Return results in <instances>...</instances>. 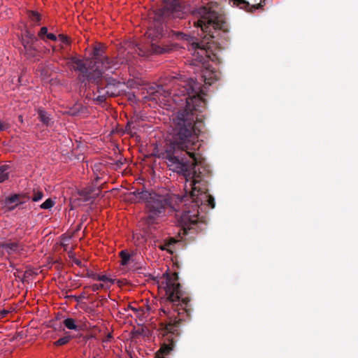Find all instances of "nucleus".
<instances>
[{"mask_svg": "<svg viewBox=\"0 0 358 358\" xmlns=\"http://www.w3.org/2000/svg\"><path fill=\"white\" fill-rule=\"evenodd\" d=\"M70 339H71L70 336H64L62 338H60L57 341H56L54 343V345L56 346H60V345H65L69 342Z\"/></svg>", "mask_w": 358, "mask_h": 358, "instance_id": "aec40b11", "label": "nucleus"}, {"mask_svg": "<svg viewBox=\"0 0 358 358\" xmlns=\"http://www.w3.org/2000/svg\"><path fill=\"white\" fill-rule=\"evenodd\" d=\"M182 33H180V32H178V33H176V36H177L178 37L179 36H182Z\"/></svg>", "mask_w": 358, "mask_h": 358, "instance_id": "c9c22d12", "label": "nucleus"}, {"mask_svg": "<svg viewBox=\"0 0 358 358\" xmlns=\"http://www.w3.org/2000/svg\"><path fill=\"white\" fill-rule=\"evenodd\" d=\"M8 313H9V311L7 310H5V309L1 310H0V320L6 317Z\"/></svg>", "mask_w": 358, "mask_h": 358, "instance_id": "cd10ccee", "label": "nucleus"}, {"mask_svg": "<svg viewBox=\"0 0 358 358\" xmlns=\"http://www.w3.org/2000/svg\"><path fill=\"white\" fill-rule=\"evenodd\" d=\"M73 262L75 263V264H76L77 266H82V262L80 260L78 259H75L73 260Z\"/></svg>", "mask_w": 358, "mask_h": 358, "instance_id": "2f4dec72", "label": "nucleus"}, {"mask_svg": "<svg viewBox=\"0 0 358 358\" xmlns=\"http://www.w3.org/2000/svg\"><path fill=\"white\" fill-rule=\"evenodd\" d=\"M47 38L50 40H52V41H56L57 40V36L54 34H47Z\"/></svg>", "mask_w": 358, "mask_h": 358, "instance_id": "c756f323", "label": "nucleus"}, {"mask_svg": "<svg viewBox=\"0 0 358 358\" xmlns=\"http://www.w3.org/2000/svg\"><path fill=\"white\" fill-rule=\"evenodd\" d=\"M177 241L174 238H171L169 243H167L165 246L167 247V250H169L171 248V246L176 243Z\"/></svg>", "mask_w": 358, "mask_h": 358, "instance_id": "c85d7f7f", "label": "nucleus"}, {"mask_svg": "<svg viewBox=\"0 0 358 358\" xmlns=\"http://www.w3.org/2000/svg\"><path fill=\"white\" fill-rule=\"evenodd\" d=\"M24 195H25V197L20 198V201H25L27 199L29 200V199H31V196H29L28 194H25Z\"/></svg>", "mask_w": 358, "mask_h": 358, "instance_id": "473e14b6", "label": "nucleus"}, {"mask_svg": "<svg viewBox=\"0 0 358 358\" xmlns=\"http://www.w3.org/2000/svg\"><path fill=\"white\" fill-rule=\"evenodd\" d=\"M111 338H112V336L109 334L107 336V337L103 341V342H108Z\"/></svg>", "mask_w": 358, "mask_h": 358, "instance_id": "72a5a7b5", "label": "nucleus"}, {"mask_svg": "<svg viewBox=\"0 0 358 358\" xmlns=\"http://www.w3.org/2000/svg\"><path fill=\"white\" fill-rule=\"evenodd\" d=\"M147 92L148 94L151 96V99L160 100L161 97H163V101L164 98H167L171 93L169 92V90L164 89V87L160 85H152L148 87Z\"/></svg>", "mask_w": 358, "mask_h": 358, "instance_id": "1a4fd4ad", "label": "nucleus"}, {"mask_svg": "<svg viewBox=\"0 0 358 358\" xmlns=\"http://www.w3.org/2000/svg\"><path fill=\"white\" fill-rule=\"evenodd\" d=\"M168 97L177 105L185 104L173 118L172 138L159 154L170 170L182 175L185 179V189L189 193L191 207L187 208L180 218L179 232H202L206 228L199 210L214 208V198L208 194L209 166L197 152L200 147L198 137L203 127V115L206 101L203 97L201 85L194 79L174 84Z\"/></svg>", "mask_w": 358, "mask_h": 358, "instance_id": "f257e3e1", "label": "nucleus"}, {"mask_svg": "<svg viewBox=\"0 0 358 358\" xmlns=\"http://www.w3.org/2000/svg\"><path fill=\"white\" fill-rule=\"evenodd\" d=\"M8 166L3 165L0 166V183L8 179Z\"/></svg>", "mask_w": 358, "mask_h": 358, "instance_id": "dca6fc26", "label": "nucleus"}, {"mask_svg": "<svg viewBox=\"0 0 358 358\" xmlns=\"http://www.w3.org/2000/svg\"><path fill=\"white\" fill-rule=\"evenodd\" d=\"M24 197H25V195L22 194H15L6 198L5 204L8 206L10 210H13L18 204H22L24 203V201H20V198Z\"/></svg>", "mask_w": 358, "mask_h": 358, "instance_id": "9d476101", "label": "nucleus"}, {"mask_svg": "<svg viewBox=\"0 0 358 358\" xmlns=\"http://www.w3.org/2000/svg\"><path fill=\"white\" fill-rule=\"evenodd\" d=\"M94 358H96V357H94Z\"/></svg>", "mask_w": 358, "mask_h": 358, "instance_id": "e433bc0d", "label": "nucleus"}, {"mask_svg": "<svg viewBox=\"0 0 358 358\" xmlns=\"http://www.w3.org/2000/svg\"><path fill=\"white\" fill-rule=\"evenodd\" d=\"M6 128V125L4 123L0 122V131L5 130Z\"/></svg>", "mask_w": 358, "mask_h": 358, "instance_id": "7c9ffc66", "label": "nucleus"}, {"mask_svg": "<svg viewBox=\"0 0 358 358\" xmlns=\"http://www.w3.org/2000/svg\"><path fill=\"white\" fill-rule=\"evenodd\" d=\"M120 256L121 257V265H122V266L127 265L129 263V261L130 260V257H131L130 254L126 250H122L120 252Z\"/></svg>", "mask_w": 358, "mask_h": 358, "instance_id": "f3484780", "label": "nucleus"}, {"mask_svg": "<svg viewBox=\"0 0 358 358\" xmlns=\"http://www.w3.org/2000/svg\"><path fill=\"white\" fill-rule=\"evenodd\" d=\"M64 326L71 330H78V327L76 324V320L73 318H66L63 322Z\"/></svg>", "mask_w": 358, "mask_h": 358, "instance_id": "2eb2a0df", "label": "nucleus"}, {"mask_svg": "<svg viewBox=\"0 0 358 358\" xmlns=\"http://www.w3.org/2000/svg\"><path fill=\"white\" fill-rule=\"evenodd\" d=\"M29 17L31 20L35 22H38L41 20V15L35 11H29Z\"/></svg>", "mask_w": 358, "mask_h": 358, "instance_id": "6ab92c4d", "label": "nucleus"}, {"mask_svg": "<svg viewBox=\"0 0 358 358\" xmlns=\"http://www.w3.org/2000/svg\"><path fill=\"white\" fill-rule=\"evenodd\" d=\"M23 48L21 50V53L23 54L27 59L34 58L37 56L38 51L34 44H29L27 42L22 43Z\"/></svg>", "mask_w": 358, "mask_h": 358, "instance_id": "9b49d317", "label": "nucleus"}, {"mask_svg": "<svg viewBox=\"0 0 358 358\" xmlns=\"http://www.w3.org/2000/svg\"><path fill=\"white\" fill-rule=\"evenodd\" d=\"M233 5L247 12L252 13L262 8L265 0H231Z\"/></svg>", "mask_w": 358, "mask_h": 358, "instance_id": "6e6552de", "label": "nucleus"}, {"mask_svg": "<svg viewBox=\"0 0 358 358\" xmlns=\"http://www.w3.org/2000/svg\"><path fill=\"white\" fill-rule=\"evenodd\" d=\"M43 197V193L42 191L40 190H34V196H32L31 199L33 201H38L42 199Z\"/></svg>", "mask_w": 358, "mask_h": 358, "instance_id": "4be33fe9", "label": "nucleus"}, {"mask_svg": "<svg viewBox=\"0 0 358 358\" xmlns=\"http://www.w3.org/2000/svg\"><path fill=\"white\" fill-rule=\"evenodd\" d=\"M47 34H48V29L46 27H43L39 33H38V36L41 37V38H43V36H47Z\"/></svg>", "mask_w": 358, "mask_h": 358, "instance_id": "393cba45", "label": "nucleus"}, {"mask_svg": "<svg viewBox=\"0 0 358 358\" xmlns=\"http://www.w3.org/2000/svg\"><path fill=\"white\" fill-rule=\"evenodd\" d=\"M0 248H4L8 254L20 252L22 250V246L16 242L1 243H0Z\"/></svg>", "mask_w": 358, "mask_h": 358, "instance_id": "f8f14e48", "label": "nucleus"}, {"mask_svg": "<svg viewBox=\"0 0 358 358\" xmlns=\"http://www.w3.org/2000/svg\"><path fill=\"white\" fill-rule=\"evenodd\" d=\"M105 51L106 47L103 44L95 45L88 67L83 60L75 57L71 59L73 68L80 73L78 79L80 83L86 85L87 81H96L106 70L117 69L119 67L122 62H119L116 59H110L106 55Z\"/></svg>", "mask_w": 358, "mask_h": 358, "instance_id": "20e7f679", "label": "nucleus"}, {"mask_svg": "<svg viewBox=\"0 0 358 358\" xmlns=\"http://www.w3.org/2000/svg\"><path fill=\"white\" fill-rule=\"evenodd\" d=\"M183 6L178 0L164 1L159 8L154 11V23L146 31V35L150 39L149 45H136L134 52L139 56H146L149 52L164 54L170 52L173 48L172 45L158 44L157 41L165 34L163 22L171 18L182 19L184 17Z\"/></svg>", "mask_w": 358, "mask_h": 358, "instance_id": "7ed1b4c3", "label": "nucleus"}, {"mask_svg": "<svg viewBox=\"0 0 358 358\" xmlns=\"http://www.w3.org/2000/svg\"><path fill=\"white\" fill-rule=\"evenodd\" d=\"M59 38L61 40V41L64 43L68 44L69 43L68 37L64 35L60 34L59 35Z\"/></svg>", "mask_w": 358, "mask_h": 358, "instance_id": "bb28decb", "label": "nucleus"}, {"mask_svg": "<svg viewBox=\"0 0 358 358\" xmlns=\"http://www.w3.org/2000/svg\"><path fill=\"white\" fill-rule=\"evenodd\" d=\"M101 187L93 183L92 185L87 186L78 191V201L92 203L94 199L100 194Z\"/></svg>", "mask_w": 358, "mask_h": 358, "instance_id": "0eeeda50", "label": "nucleus"}, {"mask_svg": "<svg viewBox=\"0 0 358 358\" xmlns=\"http://www.w3.org/2000/svg\"><path fill=\"white\" fill-rule=\"evenodd\" d=\"M103 74L96 81L92 82L96 85V92L99 95L95 99L99 103L104 102L107 97L120 95L122 86L121 82L111 77L103 76Z\"/></svg>", "mask_w": 358, "mask_h": 358, "instance_id": "423d86ee", "label": "nucleus"}, {"mask_svg": "<svg viewBox=\"0 0 358 358\" xmlns=\"http://www.w3.org/2000/svg\"><path fill=\"white\" fill-rule=\"evenodd\" d=\"M84 109V107L81 104L78 103L76 106L70 110L69 113L72 115H79L80 113L83 112Z\"/></svg>", "mask_w": 358, "mask_h": 358, "instance_id": "a211bd4d", "label": "nucleus"}, {"mask_svg": "<svg viewBox=\"0 0 358 358\" xmlns=\"http://www.w3.org/2000/svg\"><path fill=\"white\" fill-rule=\"evenodd\" d=\"M136 196V201H145L148 209V215L145 221L152 224L156 222L157 217L164 213L166 208L171 205L168 196L160 195L146 190L136 191L132 193Z\"/></svg>", "mask_w": 358, "mask_h": 358, "instance_id": "39448f33", "label": "nucleus"}, {"mask_svg": "<svg viewBox=\"0 0 358 358\" xmlns=\"http://www.w3.org/2000/svg\"><path fill=\"white\" fill-rule=\"evenodd\" d=\"M105 287L104 285L103 284H94L92 285L90 288L92 289V291L94 292H96V291H98L99 289H103Z\"/></svg>", "mask_w": 358, "mask_h": 358, "instance_id": "b1692460", "label": "nucleus"}, {"mask_svg": "<svg viewBox=\"0 0 358 358\" xmlns=\"http://www.w3.org/2000/svg\"><path fill=\"white\" fill-rule=\"evenodd\" d=\"M217 4L209 3L196 10L198 20L194 22L196 27L201 28L204 34V40L192 44L194 50L193 65L203 66L208 62L207 49L209 41L221 37V34H227L229 29L224 16L220 12Z\"/></svg>", "mask_w": 358, "mask_h": 358, "instance_id": "f03ea898", "label": "nucleus"}, {"mask_svg": "<svg viewBox=\"0 0 358 358\" xmlns=\"http://www.w3.org/2000/svg\"><path fill=\"white\" fill-rule=\"evenodd\" d=\"M134 334L135 335H140V334H141V331L140 330H137Z\"/></svg>", "mask_w": 358, "mask_h": 358, "instance_id": "f704fd0d", "label": "nucleus"}, {"mask_svg": "<svg viewBox=\"0 0 358 358\" xmlns=\"http://www.w3.org/2000/svg\"><path fill=\"white\" fill-rule=\"evenodd\" d=\"M55 204V202L51 199H48L45 200V202H43L41 206V208L42 209H50Z\"/></svg>", "mask_w": 358, "mask_h": 358, "instance_id": "412c9836", "label": "nucleus"}, {"mask_svg": "<svg viewBox=\"0 0 358 358\" xmlns=\"http://www.w3.org/2000/svg\"><path fill=\"white\" fill-rule=\"evenodd\" d=\"M37 37L31 32L29 30H26L22 37L21 42L23 43V42H27L29 44H35V43L37 41Z\"/></svg>", "mask_w": 358, "mask_h": 358, "instance_id": "ddd939ff", "label": "nucleus"}, {"mask_svg": "<svg viewBox=\"0 0 358 358\" xmlns=\"http://www.w3.org/2000/svg\"><path fill=\"white\" fill-rule=\"evenodd\" d=\"M38 117L40 121L42 122L43 124H46L47 126L50 124V121L52 120L50 116L45 110H38Z\"/></svg>", "mask_w": 358, "mask_h": 358, "instance_id": "4468645a", "label": "nucleus"}, {"mask_svg": "<svg viewBox=\"0 0 358 358\" xmlns=\"http://www.w3.org/2000/svg\"><path fill=\"white\" fill-rule=\"evenodd\" d=\"M96 280L102 281L103 282H109L112 284L114 283L113 279L110 278L105 275H98V276L96 278Z\"/></svg>", "mask_w": 358, "mask_h": 358, "instance_id": "5701e85b", "label": "nucleus"}, {"mask_svg": "<svg viewBox=\"0 0 358 358\" xmlns=\"http://www.w3.org/2000/svg\"><path fill=\"white\" fill-rule=\"evenodd\" d=\"M86 276L88 277V278H91L94 280H96V278L98 276V274H96V273L93 272V271H87V273H86Z\"/></svg>", "mask_w": 358, "mask_h": 358, "instance_id": "a878e982", "label": "nucleus"}]
</instances>
